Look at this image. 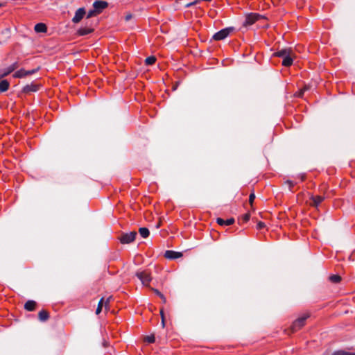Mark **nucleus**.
I'll return each instance as SVG.
<instances>
[{
    "instance_id": "a878e982",
    "label": "nucleus",
    "mask_w": 355,
    "mask_h": 355,
    "mask_svg": "<svg viewBox=\"0 0 355 355\" xmlns=\"http://www.w3.org/2000/svg\"><path fill=\"white\" fill-rule=\"evenodd\" d=\"M98 14L96 12L94 8H93L92 10H89V12L87 14V18H90L94 16L98 15Z\"/></svg>"
},
{
    "instance_id": "cd10ccee",
    "label": "nucleus",
    "mask_w": 355,
    "mask_h": 355,
    "mask_svg": "<svg viewBox=\"0 0 355 355\" xmlns=\"http://www.w3.org/2000/svg\"><path fill=\"white\" fill-rule=\"evenodd\" d=\"M38 69H39L38 68L35 69H33V70H28V71L24 69L25 77L35 73V72H37L38 71Z\"/></svg>"
},
{
    "instance_id": "e433bc0d",
    "label": "nucleus",
    "mask_w": 355,
    "mask_h": 355,
    "mask_svg": "<svg viewBox=\"0 0 355 355\" xmlns=\"http://www.w3.org/2000/svg\"><path fill=\"white\" fill-rule=\"evenodd\" d=\"M131 18H132V15H131V14H128V15H125V21H128V20H130Z\"/></svg>"
},
{
    "instance_id": "ddd939ff",
    "label": "nucleus",
    "mask_w": 355,
    "mask_h": 355,
    "mask_svg": "<svg viewBox=\"0 0 355 355\" xmlns=\"http://www.w3.org/2000/svg\"><path fill=\"white\" fill-rule=\"evenodd\" d=\"M310 199L311 200V205L318 207L324 200V198L320 196H312Z\"/></svg>"
},
{
    "instance_id": "1a4fd4ad",
    "label": "nucleus",
    "mask_w": 355,
    "mask_h": 355,
    "mask_svg": "<svg viewBox=\"0 0 355 355\" xmlns=\"http://www.w3.org/2000/svg\"><path fill=\"white\" fill-rule=\"evenodd\" d=\"M164 257L168 259H175L182 257V253L173 250H166L165 252Z\"/></svg>"
},
{
    "instance_id": "f257e3e1",
    "label": "nucleus",
    "mask_w": 355,
    "mask_h": 355,
    "mask_svg": "<svg viewBox=\"0 0 355 355\" xmlns=\"http://www.w3.org/2000/svg\"><path fill=\"white\" fill-rule=\"evenodd\" d=\"M309 317V314H304L302 317H300L295 320L291 327L292 332L297 331L302 327H304L305 324V321Z\"/></svg>"
},
{
    "instance_id": "f03ea898",
    "label": "nucleus",
    "mask_w": 355,
    "mask_h": 355,
    "mask_svg": "<svg viewBox=\"0 0 355 355\" xmlns=\"http://www.w3.org/2000/svg\"><path fill=\"white\" fill-rule=\"evenodd\" d=\"M136 235V232H131L129 233L123 234L119 239L121 243L128 244L135 241Z\"/></svg>"
},
{
    "instance_id": "2f4dec72",
    "label": "nucleus",
    "mask_w": 355,
    "mask_h": 355,
    "mask_svg": "<svg viewBox=\"0 0 355 355\" xmlns=\"http://www.w3.org/2000/svg\"><path fill=\"white\" fill-rule=\"evenodd\" d=\"M266 226L265 223L263 222L259 221L257 225V228L258 230H261L264 228Z\"/></svg>"
},
{
    "instance_id": "6e6552de",
    "label": "nucleus",
    "mask_w": 355,
    "mask_h": 355,
    "mask_svg": "<svg viewBox=\"0 0 355 355\" xmlns=\"http://www.w3.org/2000/svg\"><path fill=\"white\" fill-rule=\"evenodd\" d=\"M111 297H108L105 301H104V298H101L98 302L97 309L96 310V313L98 315L99 314L103 309V306H105V310L109 309V303Z\"/></svg>"
},
{
    "instance_id": "423d86ee",
    "label": "nucleus",
    "mask_w": 355,
    "mask_h": 355,
    "mask_svg": "<svg viewBox=\"0 0 355 355\" xmlns=\"http://www.w3.org/2000/svg\"><path fill=\"white\" fill-rule=\"evenodd\" d=\"M85 15L86 11L84 8H78L76 12L74 17L72 19V21L75 24L79 23L83 19Z\"/></svg>"
},
{
    "instance_id": "aec40b11",
    "label": "nucleus",
    "mask_w": 355,
    "mask_h": 355,
    "mask_svg": "<svg viewBox=\"0 0 355 355\" xmlns=\"http://www.w3.org/2000/svg\"><path fill=\"white\" fill-rule=\"evenodd\" d=\"M93 29L90 28H80L78 30V33L80 35H86L91 33Z\"/></svg>"
},
{
    "instance_id": "a211bd4d",
    "label": "nucleus",
    "mask_w": 355,
    "mask_h": 355,
    "mask_svg": "<svg viewBox=\"0 0 355 355\" xmlns=\"http://www.w3.org/2000/svg\"><path fill=\"white\" fill-rule=\"evenodd\" d=\"M10 87V83L6 80H2L0 81V92H6Z\"/></svg>"
},
{
    "instance_id": "5701e85b",
    "label": "nucleus",
    "mask_w": 355,
    "mask_h": 355,
    "mask_svg": "<svg viewBox=\"0 0 355 355\" xmlns=\"http://www.w3.org/2000/svg\"><path fill=\"white\" fill-rule=\"evenodd\" d=\"M329 280L333 283H338L341 280V277L338 275H333L329 277Z\"/></svg>"
},
{
    "instance_id": "9b49d317",
    "label": "nucleus",
    "mask_w": 355,
    "mask_h": 355,
    "mask_svg": "<svg viewBox=\"0 0 355 355\" xmlns=\"http://www.w3.org/2000/svg\"><path fill=\"white\" fill-rule=\"evenodd\" d=\"M40 88V85L35 84V83H31L28 85H26L23 88V92L25 93H31V92H37Z\"/></svg>"
},
{
    "instance_id": "72a5a7b5",
    "label": "nucleus",
    "mask_w": 355,
    "mask_h": 355,
    "mask_svg": "<svg viewBox=\"0 0 355 355\" xmlns=\"http://www.w3.org/2000/svg\"><path fill=\"white\" fill-rule=\"evenodd\" d=\"M250 214H246L244 216V220L248 221L250 219Z\"/></svg>"
},
{
    "instance_id": "473e14b6",
    "label": "nucleus",
    "mask_w": 355,
    "mask_h": 355,
    "mask_svg": "<svg viewBox=\"0 0 355 355\" xmlns=\"http://www.w3.org/2000/svg\"><path fill=\"white\" fill-rule=\"evenodd\" d=\"M286 183L289 185L290 190H291V188L295 184V183L291 180H287Z\"/></svg>"
},
{
    "instance_id": "412c9836",
    "label": "nucleus",
    "mask_w": 355,
    "mask_h": 355,
    "mask_svg": "<svg viewBox=\"0 0 355 355\" xmlns=\"http://www.w3.org/2000/svg\"><path fill=\"white\" fill-rule=\"evenodd\" d=\"M139 232L143 238H147L150 234L148 229L146 227H140Z\"/></svg>"
},
{
    "instance_id": "f3484780",
    "label": "nucleus",
    "mask_w": 355,
    "mask_h": 355,
    "mask_svg": "<svg viewBox=\"0 0 355 355\" xmlns=\"http://www.w3.org/2000/svg\"><path fill=\"white\" fill-rule=\"evenodd\" d=\"M36 302L33 300H28L24 304V309L28 311L35 310Z\"/></svg>"
},
{
    "instance_id": "7c9ffc66",
    "label": "nucleus",
    "mask_w": 355,
    "mask_h": 355,
    "mask_svg": "<svg viewBox=\"0 0 355 355\" xmlns=\"http://www.w3.org/2000/svg\"><path fill=\"white\" fill-rule=\"evenodd\" d=\"M199 3H200V0H195L193 2L187 3L186 5V8H189V7H191L192 6H195V5H196V4Z\"/></svg>"
},
{
    "instance_id": "c85d7f7f",
    "label": "nucleus",
    "mask_w": 355,
    "mask_h": 355,
    "mask_svg": "<svg viewBox=\"0 0 355 355\" xmlns=\"http://www.w3.org/2000/svg\"><path fill=\"white\" fill-rule=\"evenodd\" d=\"M254 199H255L254 193H250V195L249 196V203L250 204L251 206L252 205Z\"/></svg>"
},
{
    "instance_id": "39448f33",
    "label": "nucleus",
    "mask_w": 355,
    "mask_h": 355,
    "mask_svg": "<svg viewBox=\"0 0 355 355\" xmlns=\"http://www.w3.org/2000/svg\"><path fill=\"white\" fill-rule=\"evenodd\" d=\"M107 6L108 3L105 1H96L93 3V8L98 15Z\"/></svg>"
},
{
    "instance_id": "c9c22d12",
    "label": "nucleus",
    "mask_w": 355,
    "mask_h": 355,
    "mask_svg": "<svg viewBox=\"0 0 355 355\" xmlns=\"http://www.w3.org/2000/svg\"><path fill=\"white\" fill-rule=\"evenodd\" d=\"M159 297L161 298L163 303H166V299L163 294Z\"/></svg>"
},
{
    "instance_id": "6ab92c4d",
    "label": "nucleus",
    "mask_w": 355,
    "mask_h": 355,
    "mask_svg": "<svg viewBox=\"0 0 355 355\" xmlns=\"http://www.w3.org/2000/svg\"><path fill=\"white\" fill-rule=\"evenodd\" d=\"M49 317V313L45 310H42L38 313V318L40 321L44 322L48 320Z\"/></svg>"
},
{
    "instance_id": "2eb2a0df",
    "label": "nucleus",
    "mask_w": 355,
    "mask_h": 355,
    "mask_svg": "<svg viewBox=\"0 0 355 355\" xmlns=\"http://www.w3.org/2000/svg\"><path fill=\"white\" fill-rule=\"evenodd\" d=\"M34 30L36 33H46L47 31V27L44 23H38L35 24Z\"/></svg>"
},
{
    "instance_id": "9d476101",
    "label": "nucleus",
    "mask_w": 355,
    "mask_h": 355,
    "mask_svg": "<svg viewBox=\"0 0 355 355\" xmlns=\"http://www.w3.org/2000/svg\"><path fill=\"white\" fill-rule=\"evenodd\" d=\"M293 51L291 49H281L274 53V55L282 58V59L285 57L288 56L290 54H292Z\"/></svg>"
},
{
    "instance_id": "dca6fc26",
    "label": "nucleus",
    "mask_w": 355,
    "mask_h": 355,
    "mask_svg": "<svg viewBox=\"0 0 355 355\" xmlns=\"http://www.w3.org/2000/svg\"><path fill=\"white\" fill-rule=\"evenodd\" d=\"M216 221L217 223L220 225H230L234 223V219L231 218L227 220H224L223 218H218Z\"/></svg>"
},
{
    "instance_id": "bb28decb",
    "label": "nucleus",
    "mask_w": 355,
    "mask_h": 355,
    "mask_svg": "<svg viewBox=\"0 0 355 355\" xmlns=\"http://www.w3.org/2000/svg\"><path fill=\"white\" fill-rule=\"evenodd\" d=\"M331 355H355V353H348V352H345L344 351H337V352H335Z\"/></svg>"
},
{
    "instance_id": "393cba45",
    "label": "nucleus",
    "mask_w": 355,
    "mask_h": 355,
    "mask_svg": "<svg viewBox=\"0 0 355 355\" xmlns=\"http://www.w3.org/2000/svg\"><path fill=\"white\" fill-rule=\"evenodd\" d=\"M144 340L148 343H153L155 340V336L154 335L148 336L144 338Z\"/></svg>"
},
{
    "instance_id": "b1692460",
    "label": "nucleus",
    "mask_w": 355,
    "mask_h": 355,
    "mask_svg": "<svg viewBox=\"0 0 355 355\" xmlns=\"http://www.w3.org/2000/svg\"><path fill=\"white\" fill-rule=\"evenodd\" d=\"M156 61V58L155 56H149L145 60V63L147 65H151L154 64Z\"/></svg>"
},
{
    "instance_id": "f8f14e48",
    "label": "nucleus",
    "mask_w": 355,
    "mask_h": 355,
    "mask_svg": "<svg viewBox=\"0 0 355 355\" xmlns=\"http://www.w3.org/2000/svg\"><path fill=\"white\" fill-rule=\"evenodd\" d=\"M17 67H18L17 62H15V63L12 64L11 65H10L8 67H7L6 69H5L3 71L2 73L0 76V78H3V77L9 75L10 73L14 71Z\"/></svg>"
},
{
    "instance_id": "4468645a",
    "label": "nucleus",
    "mask_w": 355,
    "mask_h": 355,
    "mask_svg": "<svg viewBox=\"0 0 355 355\" xmlns=\"http://www.w3.org/2000/svg\"><path fill=\"white\" fill-rule=\"evenodd\" d=\"M295 58L294 53L290 54L288 56L285 57L283 58L282 60V65L284 67H290L292 65L293 59Z\"/></svg>"
},
{
    "instance_id": "7ed1b4c3",
    "label": "nucleus",
    "mask_w": 355,
    "mask_h": 355,
    "mask_svg": "<svg viewBox=\"0 0 355 355\" xmlns=\"http://www.w3.org/2000/svg\"><path fill=\"white\" fill-rule=\"evenodd\" d=\"M232 30H233L232 28H226L222 29V30L219 31L218 32L216 33L214 35L213 38L217 41L224 40L230 35V33L232 31Z\"/></svg>"
},
{
    "instance_id": "c756f323",
    "label": "nucleus",
    "mask_w": 355,
    "mask_h": 355,
    "mask_svg": "<svg viewBox=\"0 0 355 355\" xmlns=\"http://www.w3.org/2000/svg\"><path fill=\"white\" fill-rule=\"evenodd\" d=\"M160 315L162 318V325L163 327L165 326V320H164V311L163 309H160Z\"/></svg>"
},
{
    "instance_id": "20e7f679",
    "label": "nucleus",
    "mask_w": 355,
    "mask_h": 355,
    "mask_svg": "<svg viewBox=\"0 0 355 355\" xmlns=\"http://www.w3.org/2000/svg\"><path fill=\"white\" fill-rule=\"evenodd\" d=\"M136 276L140 279L142 284L148 286L151 281L150 275L146 271L137 272Z\"/></svg>"
},
{
    "instance_id": "4be33fe9",
    "label": "nucleus",
    "mask_w": 355,
    "mask_h": 355,
    "mask_svg": "<svg viewBox=\"0 0 355 355\" xmlns=\"http://www.w3.org/2000/svg\"><path fill=\"white\" fill-rule=\"evenodd\" d=\"M13 77L14 78H21L25 77L24 69H21L17 71L13 74Z\"/></svg>"
},
{
    "instance_id": "f704fd0d",
    "label": "nucleus",
    "mask_w": 355,
    "mask_h": 355,
    "mask_svg": "<svg viewBox=\"0 0 355 355\" xmlns=\"http://www.w3.org/2000/svg\"><path fill=\"white\" fill-rule=\"evenodd\" d=\"M153 291L159 297H160L162 295V293H161L157 289H153Z\"/></svg>"
},
{
    "instance_id": "4c0bfd02",
    "label": "nucleus",
    "mask_w": 355,
    "mask_h": 355,
    "mask_svg": "<svg viewBox=\"0 0 355 355\" xmlns=\"http://www.w3.org/2000/svg\"><path fill=\"white\" fill-rule=\"evenodd\" d=\"M1 6V4L0 3V7Z\"/></svg>"
},
{
    "instance_id": "0eeeda50",
    "label": "nucleus",
    "mask_w": 355,
    "mask_h": 355,
    "mask_svg": "<svg viewBox=\"0 0 355 355\" xmlns=\"http://www.w3.org/2000/svg\"><path fill=\"white\" fill-rule=\"evenodd\" d=\"M259 17L260 16L258 14H248L245 17V21L243 22V25L245 26H247L253 24L259 19Z\"/></svg>"
}]
</instances>
